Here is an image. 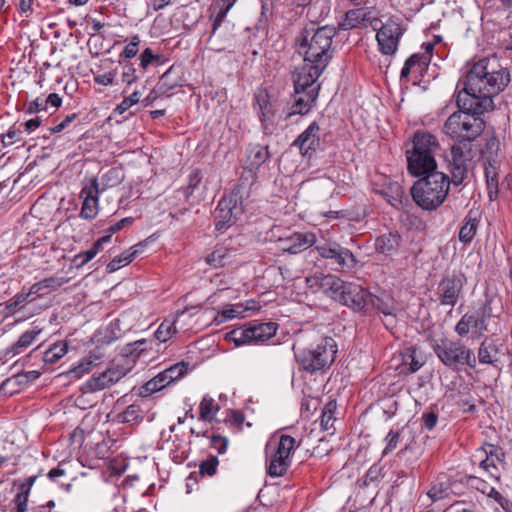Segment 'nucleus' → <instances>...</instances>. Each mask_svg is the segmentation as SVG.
<instances>
[{
    "label": "nucleus",
    "instance_id": "32",
    "mask_svg": "<svg viewBox=\"0 0 512 512\" xmlns=\"http://www.w3.org/2000/svg\"><path fill=\"white\" fill-rule=\"evenodd\" d=\"M499 348L492 339H485L478 349V359L482 364L495 365L498 362Z\"/></svg>",
    "mask_w": 512,
    "mask_h": 512
},
{
    "label": "nucleus",
    "instance_id": "9",
    "mask_svg": "<svg viewBox=\"0 0 512 512\" xmlns=\"http://www.w3.org/2000/svg\"><path fill=\"white\" fill-rule=\"evenodd\" d=\"M296 440L287 434L279 437L276 448L267 460V474L271 477H281L286 474L292 462V455L297 449Z\"/></svg>",
    "mask_w": 512,
    "mask_h": 512
},
{
    "label": "nucleus",
    "instance_id": "44",
    "mask_svg": "<svg viewBox=\"0 0 512 512\" xmlns=\"http://www.w3.org/2000/svg\"><path fill=\"white\" fill-rule=\"evenodd\" d=\"M143 406L132 404L123 412L117 415V420L121 423H138L143 419Z\"/></svg>",
    "mask_w": 512,
    "mask_h": 512
},
{
    "label": "nucleus",
    "instance_id": "2",
    "mask_svg": "<svg viewBox=\"0 0 512 512\" xmlns=\"http://www.w3.org/2000/svg\"><path fill=\"white\" fill-rule=\"evenodd\" d=\"M303 347L295 352L300 367L308 373L329 369L337 354V343L330 337L316 330H308L299 340Z\"/></svg>",
    "mask_w": 512,
    "mask_h": 512
},
{
    "label": "nucleus",
    "instance_id": "16",
    "mask_svg": "<svg viewBox=\"0 0 512 512\" xmlns=\"http://www.w3.org/2000/svg\"><path fill=\"white\" fill-rule=\"evenodd\" d=\"M316 235L313 232H294L277 240V247L289 254H298L316 244Z\"/></svg>",
    "mask_w": 512,
    "mask_h": 512
},
{
    "label": "nucleus",
    "instance_id": "59",
    "mask_svg": "<svg viewBox=\"0 0 512 512\" xmlns=\"http://www.w3.org/2000/svg\"><path fill=\"white\" fill-rule=\"evenodd\" d=\"M29 293L16 294L7 304V309L10 313H15L17 308L21 306L29 297Z\"/></svg>",
    "mask_w": 512,
    "mask_h": 512
},
{
    "label": "nucleus",
    "instance_id": "18",
    "mask_svg": "<svg viewBox=\"0 0 512 512\" xmlns=\"http://www.w3.org/2000/svg\"><path fill=\"white\" fill-rule=\"evenodd\" d=\"M100 194L99 182L96 178L91 179L90 184L83 187L80 196L83 203L80 216L84 219H93L98 214V197Z\"/></svg>",
    "mask_w": 512,
    "mask_h": 512
},
{
    "label": "nucleus",
    "instance_id": "34",
    "mask_svg": "<svg viewBox=\"0 0 512 512\" xmlns=\"http://www.w3.org/2000/svg\"><path fill=\"white\" fill-rule=\"evenodd\" d=\"M268 158V146H251L248 150L247 166L250 170H257L268 160Z\"/></svg>",
    "mask_w": 512,
    "mask_h": 512
},
{
    "label": "nucleus",
    "instance_id": "10",
    "mask_svg": "<svg viewBox=\"0 0 512 512\" xmlns=\"http://www.w3.org/2000/svg\"><path fill=\"white\" fill-rule=\"evenodd\" d=\"M473 151L471 143L457 142L450 149L449 169L451 182L461 185L472 167Z\"/></svg>",
    "mask_w": 512,
    "mask_h": 512
},
{
    "label": "nucleus",
    "instance_id": "36",
    "mask_svg": "<svg viewBox=\"0 0 512 512\" xmlns=\"http://www.w3.org/2000/svg\"><path fill=\"white\" fill-rule=\"evenodd\" d=\"M380 194L395 208H399L403 203L404 190L398 182H390L380 191Z\"/></svg>",
    "mask_w": 512,
    "mask_h": 512
},
{
    "label": "nucleus",
    "instance_id": "57",
    "mask_svg": "<svg viewBox=\"0 0 512 512\" xmlns=\"http://www.w3.org/2000/svg\"><path fill=\"white\" fill-rule=\"evenodd\" d=\"M495 299L491 298L488 299L485 304L481 307L480 311H477L480 316V320H483V324H487V320L491 317L497 316L493 312L492 304L494 303Z\"/></svg>",
    "mask_w": 512,
    "mask_h": 512
},
{
    "label": "nucleus",
    "instance_id": "28",
    "mask_svg": "<svg viewBox=\"0 0 512 512\" xmlns=\"http://www.w3.org/2000/svg\"><path fill=\"white\" fill-rule=\"evenodd\" d=\"M481 214L478 210H470L464 218V223L459 231V240L463 243H470L474 238Z\"/></svg>",
    "mask_w": 512,
    "mask_h": 512
},
{
    "label": "nucleus",
    "instance_id": "13",
    "mask_svg": "<svg viewBox=\"0 0 512 512\" xmlns=\"http://www.w3.org/2000/svg\"><path fill=\"white\" fill-rule=\"evenodd\" d=\"M325 69V67L304 62L303 66L293 75L295 94L309 92L311 89H315V92L319 94L320 84L317 83V80Z\"/></svg>",
    "mask_w": 512,
    "mask_h": 512
},
{
    "label": "nucleus",
    "instance_id": "7",
    "mask_svg": "<svg viewBox=\"0 0 512 512\" xmlns=\"http://www.w3.org/2000/svg\"><path fill=\"white\" fill-rule=\"evenodd\" d=\"M479 115L466 109H460L459 112H454L448 117L443 131L458 142L471 143L484 130V121L478 117Z\"/></svg>",
    "mask_w": 512,
    "mask_h": 512
},
{
    "label": "nucleus",
    "instance_id": "25",
    "mask_svg": "<svg viewBox=\"0 0 512 512\" xmlns=\"http://www.w3.org/2000/svg\"><path fill=\"white\" fill-rule=\"evenodd\" d=\"M430 57L427 54L415 53L411 55L404 63L401 70L400 77L402 80L409 81L411 73L417 75L422 74L424 69L428 66Z\"/></svg>",
    "mask_w": 512,
    "mask_h": 512
},
{
    "label": "nucleus",
    "instance_id": "21",
    "mask_svg": "<svg viewBox=\"0 0 512 512\" xmlns=\"http://www.w3.org/2000/svg\"><path fill=\"white\" fill-rule=\"evenodd\" d=\"M487 330V324H483L477 311L465 313L455 326V332L458 336L464 337L472 332L476 338H480Z\"/></svg>",
    "mask_w": 512,
    "mask_h": 512
},
{
    "label": "nucleus",
    "instance_id": "63",
    "mask_svg": "<svg viewBox=\"0 0 512 512\" xmlns=\"http://www.w3.org/2000/svg\"><path fill=\"white\" fill-rule=\"evenodd\" d=\"M21 134V131L19 129H16L15 127H11L7 133L1 135V141L3 145H11L15 141L19 140V136Z\"/></svg>",
    "mask_w": 512,
    "mask_h": 512
},
{
    "label": "nucleus",
    "instance_id": "24",
    "mask_svg": "<svg viewBox=\"0 0 512 512\" xmlns=\"http://www.w3.org/2000/svg\"><path fill=\"white\" fill-rule=\"evenodd\" d=\"M41 332L42 329L38 327H34L31 330L23 332L14 344L5 349L4 357H6L7 359H11L14 356L20 354L24 349L28 348L33 344V342L38 338Z\"/></svg>",
    "mask_w": 512,
    "mask_h": 512
},
{
    "label": "nucleus",
    "instance_id": "60",
    "mask_svg": "<svg viewBox=\"0 0 512 512\" xmlns=\"http://www.w3.org/2000/svg\"><path fill=\"white\" fill-rule=\"evenodd\" d=\"M134 219L132 217H126L123 218L116 223L110 225L107 228V235L109 236V240L111 239L112 235L123 229L125 226L132 224Z\"/></svg>",
    "mask_w": 512,
    "mask_h": 512
},
{
    "label": "nucleus",
    "instance_id": "8",
    "mask_svg": "<svg viewBox=\"0 0 512 512\" xmlns=\"http://www.w3.org/2000/svg\"><path fill=\"white\" fill-rule=\"evenodd\" d=\"M431 347L438 359L448 368L459 370L463 366L475 368L476 359L471 349L460 341L447 337L431 340Z\"/></svg>",
    "mask_w": 512,
    "mask_h": 512
},
{
    "label": "nucleus",
    "instance_id": "12",
    "mask_svg": "<svg viewBox=\"0 0 512 512\" xmlns=\"http://www.w3.org/2000/svg\"><path fill=\"white\" fill-rule=\"evenodd\" d=\"M405 32V28L399 19L390 18L384 23L376 33V40L379 51L383 55L392 56L398 50L401 37Z\"/></svg>",
    "mask_w": 512,
    "mask_h": 512
},
{
    "label": "nucleus",
    "instance_id": "50",
    "mask_svg": "<svg viewBox=\"0 0 512 512\" xmlns=\"http://www.w3.org/2000/svg\"><path fill=\"white\" fill-rule=\"evenodd\" d=\"M474 459H479V467L489 473L497 482L500 481L501 476L495 461H490L489 458L480 455L474 457Z\"/></svg>",
    "mask_w": 512,
    "mask_h": 512
},
{
    "label": "nucleus",
    "instance_id": "5",
    "mask_svg": "<svg viewBox=\"0 0 512 512\" xmlns=\"http://www.w3.org/2000/svg\"><path fill=\"white\" fill-rule=\"evenodd\" d=\"M249 194L250 187L241 177L233 190L220 199L214 212V223L218 231H224L236 223L244 212L243 199Z\"/></svg>",
    "mask_w": 512,
    "mask_h": 512
},
{
    "label": "nucleus",
    "instance_id": "30",
    "mask_svg": "<svg viewBox=\"0 0 512 512\" xmlns=\"http://www.w3.org/2000/svg\"><path fill=\"white\" fill-rule=\"evenodd\" d=\"M253 344L264 342L276 334L277 324L275 322H250Z\"/></svg>",
    "mask_w": 512,
    "mask_h": 512
},
{
    "label": "nucleus",
    "instance_id": "4",
    "mask_svg": "<svg viewBox=\"0 0 512 512\" xmlns=\"http://www.w3.org/2000/svg\"><path fill=\"white\" fill-rule=\"evenodd\" d=\"M450 183V178L443 172L428 173L411 187L412 198L422 209L436 210L445 201Z\"/></svg>",
    "mask_w": 512,
    "mask_h": 512
},
{
    "label": "nucleus",
    "instance_id": "19",
    "mask_svg": "<svg viewBox=\"0 0 512 512\" xmlns=\"http://www.w3.org/2000/svg\"><path fill=\"white\" fill-rule=\"evenodd\" d=\"M409 145L410 147L407 148L406 153L429 156H435V153L439 148L437 138L426 131L415 132Z\"/></svg>",
    "mask_w": 512,
    "mask_h": 512
},
{
    "label": "nucleus",
    "instance_id": "58",
    "mask_svg": "<svg viewBox=\"0 0 512 512\" xmlns=\"http://www.w3.org/2000/svg\"><path fill=\"white\" fill-rule=\"evenodd\" d=\"M399 438H400L399 431L391 430L388 433V435L386 436L387 445H386L385 449L383 450L384 455L390 453L397 447Z\"/></svg>",
    "mask_w": 512,
    "mask_h": 512
},
{
    "label": "nucleus",
    "instance_id": "17",
    "mask_svg": "<svg viewBox=\"0 0 512 512\" xmlns=\"http://www.w3.org/2000/svg\"><path fill=\"white\" fill-rule=\"evenodd\" d=\"M320 127L312 122L293 142L292 146L299 149L302 156L311 157L321 145Z\"/></svg>",
    "mask_w": 512,
    "mask_h": 512
},
{
    "label": "nucleus",
    "instance_id": "41",
    "mask_svg": "<svg viewBox=\"0 0 512 512\" xmlns=\"http://www.w3.org/2000/svg\"><path fill=\"white\" fill-rule=\"evenodd\" d=\"M158 391H160V374L154 376L140 388L139 395L142 398L141 405L143 408H148L151 402L149 397Z\"/></svg>",
    "mask_w": 512,
    "mask_h": 512
},
{
    "label": "nucleus",
    "instance_id": "62",
    "mask_svg": "<svg viewBox=\"0 0 512 512\" xmlns=\"http://www.w3.org/2000/svg\"><path fill=\"white\" fill-rule=\"evenodd\" d=\"M76 118H77V114L76 113L69 114L62 121H60L59 123H57L54 126L50 127L49 131L52 134L59 133V132L63 131L64 129H66L69 126V124L72 121H74Z\"/></svg>",
    "mask_w": 512,
    "mask_h": 512
},
{
    "label": "nucleus",
    "instance_id": "61",
    "mask_svg": "<svg viewBox=\"0 0 512 512\" xmlns=\"http://www.w3.org/2000/svg\"><path fill=\"white\" fill-rule=\"evenodd\" d=\"M147 345H148V342L147 340L145 339H142V340H137L135 342H132V343H128L126 344L123 348H122V354L123 355H129L131 354V347H136V349H138L137 351H139V353L142 355L145 353V351L147 350Z\"/></svg>",
    "mask_w": 512,
    "mask_h": 512
},
{
    "label": "nucleus",
    "instance_id": "3",
    "mask_svg": "<svg viewBox=\"0 0 512 512\" xmlns=\"http://www.w3.org/2000/svg\"><path fill=\"white\" fill-rule=\"evenodd\" d=\"M336 29L326 25L305 27L296 37L297 52L303 57L304 62L313 63L321 67H327L333 57V38Z\"/></svg>",
    "mask_w": 512,
    "mask_h": 512
},
{
    "label": "nucleus",
    "instance_id": "33",
    "mask_svg": "<svg viewBox=\"0 0 512 512\" xmlns=\"http://www.w3.org/2000/svg\"><path fill=\"white\" fill-rule=\"evenodd\" d=\"M371 309H376L385 316H393L396 311L394 301L389 296H375L370 293L368 299V312Z\"/></svg>",
    "mask_w": 512,
    "mask_h": 512
},
{
    "label": "nucleus",
    "instance_id": "43",
    "mask_svg": "<svg viewBox=\"0 0 512 512\" xmlns=\"http://www.w3.org/2000/svg\"><path fill=\"white\" fill-rule=\"evenodd\" d=\"M336 407H337V405H336L335 401L328 402L322 411L321 420H320V425H321L322 430L327 431L331 434L334 432L333 425H334V421L336 420V418H335Z\"/></svg>",
    "mask_w": 512,
    "mask_h": 512
},
{
    "label": "nucleus",
    "instance_id": "48",
    "mask_svg": "<svg viewBox=\"0 0 512 512\" xmlns=\"http://www.w3.org/2000/svg\"><path fill=\"white\" fill-rule=\"evenodd\" d=\"M403 364L409 367L410 373H415L424 365V361L419 359L415 348H408L403 354Z\"/></svg>",
    "mask_w": 512,
    "mask_h": 512
},
{
    "label": "nucleus",
    "instance_id": "42",
    "mask_svg": "<svg viewBox=\"0 0 512 512\" xmlns=\"http://www.w3.org/2000/svg\"><path fill=\"white\" fill-rule=\"evenodd\" d=\"M200 413L199 419L206 422H211L219 410V406L215 403V400L205 395L199 405Z\"/></svg>",
    "mask_w": 512,
    "mask_h": 512
},
{
    "label": "nucleus",
    "instance_id": "53",
    "mask_svg": "<svg viewBox=\"0 0 512 512\" xmlns=\"http://www.w3.org/2000/svg\"><path fill=\"white\" fill-rule=\"evenodd\" d=\"M45 286V289L48 292L55 291L64 284L69 282V278L60 277V276H51L42 280Z\"/></svg>",
    "mask_w": 512,
    "mask_h": 512
},
{
    "label": "nucleus",
    "instance_id": "26",
    "mask_svg": "<svg viewBox=\"0 0 512 512\" xmlns=\"http://www.w3.org/2000/svg\"><path fill=\"white\" fill-rule=\"evenodd\" d=\"M401 242V236L397 232H388L378 236L375 240V250L386 256L397 252Z\"/></svg>",
    "mask_w": 512,
    "mask_h": 512
},
{
    "label": "nucleus",
    "instance_id": "22",
    "mask_svg": "<svg viewBox=\"0 0 512 512\" xmlns=\"http://www.w3.org/2000/svg\"><path fill=\"white\" fill-rule=\"evenodd\" d=\"M154 240L155 234L151 235L143 242L130 247L128 250L123 251L120 255L114 257L107 265L108 271L114 272L132 262L133 259L142 251V248Z\"/></svg>",
    "mask_w": 512,
    "mask_h": 512
},
{
    "label": "nucleus",
    "instance_id": "64",
    "mask_svg": "<svg viewBox=\"0 0 512 512\" xmlns=\"http://www.w3.org/2000/svg\"><path fill=\"white\" fill-rule=\"evenodd\" d=\"M228 440L220 435H213L211 437V447L214 448L219 454L226 451Z\"/></svg>",
    "mask_w": 512,
    "mask_h": 512
},
{
    "label": "nucleus",
    "instance_id": "14",
    "mask_svg": "<svg viewBox=\"0 0 512 512\" xmlns=\"http://www.w3.org/2000/svg\"><path fill=\"white\" fill-rule=\"evenodd\" d=\"M463 275L447 274L440 281L437 294L441 305L454 307L463 289Z\"/></svg>",
    "mask_w": 512,
    "mask_h": 512
},
{
    "label": "nucleus",
    "instance_id": "56",
    "mask_svg": "<svg viewBox=\"0 0 512 512\" xmlns=\"http://www.w3.org/2000/svg\"><path fill=\"white\" fill-rule=\"evenodd\" d=\"M93 362L85 359L81 361L77 366L69 370V374L73 377L80 378L85 373L89 372Z\"/></svg>",
    "mask_w": 512,
    "mask_h": 512
},
{
    "label": "nucleus",
    "instance_id": "23",
    "mask_svg": "<svg viewBox=\"0 0 512 512\" xmlns=\"http://www.w3.org/2000/svg\"><path fill=\"white\" fill-rule=\"evenodd\" d=\"M35 480L36 476H29L19 485L18 492L11 501L10 512H27L28 498Z\"/></svg>",
    "mask_w": 512,
    "mask_h": 512
},
{
    "label": "nucleus",
    "instance_id": "38",
    "mask_svg": "<svg viewBox=\"0 0 512 512\" xmlns=\"http://www.w3.org/2000/svg\"><path fill=\"white\" fill-rule=\"evenodd\" d=\"M109 242V236L99 238L92 247L86 251L80 252L75 255L73 263L77 268H80L91 261L102 249L104 243Z\"/></svg>",
    "mask_w": 512,
    "mask_h": 512
},
{
    "label": "nucleus",
    "instance_id": "29",
    "mask_svg": "<svg viewBox=\"0 0 512 512\" xmlns=\"http://www.w3.org/2000/svg\"><path fill=\"white\" fill-rule=\"evenodd\" d=\"M368 22H370L374 30H376V27L372 23V17L370 13L366 12L362 8H359L346 12L342 26L344 29H353L359 26H365Z\"/></svg>",
    "mask_w": 512,
    "mask_h": 512
},
{
    "label": "nucleus",
    "instance_id": "45",
    "mask_svg": "<svg viewBox=\"0 0 512 512\" xmlns=\"http://www.w3.org/2000/svg\"><path fill=\"white\" fill-rule=\"evenodd\" d=\"M478 455L487 457L490 461H495V463L503 462L505 459L503 449L493 444H487L486 446L477 449L473 457H477Z\"/></svg>",
    "mask_w": 512,
    "mask_h": 512
},
{
    "label": "nucleus",
    "instance_id": "11",
    "mask_svg": "<svg viewBox=\"0 0 512 512\" xmlns=\"http://www.w3.org/2000/svg\"><path fill=\"white\" fill-rule=\"evenodd\" d=\"M315 249L321 258L329 260L330 264L335 266V271H350L356 266L357 260L354 254L337 242L324 241L318 243L316 241Z\"/></svg>",
    "mask_w": 512,
    "mask_h": 512
},
{
    "label": "nucleus",
    "instance_id": "15",
    "mask_svg": "<svg viewBox=\"0 0 512 512\" xmlns=\"http://www.w3.org/2000/svg\"><path fill=\"white\" fill-rule=\"evenodd\" d=\"M128 372V369L110 367L99 375H93L83 385L81 390L84 393H91L103 390L119 382Z\"/></svg>",
    "mask_w": 512,
    "mask_h": 512
},
{
    "label": "nucleus",
    "instance_id": "27",
    "mask_svg": "<svg viewBox=\"0 0 512 512\" xmlns=\"http://www.w3.org/2000/svg\"><path fill=\"white\" fill-rule=\"evenodd\" d=\"M317 98L318 94L315 92V89H311L309 92L295 94V101L291 106V111L288 113V117L296 114H307L315 104Z\"/></svg>",
    "mask_w": 512,
    "mask_h": 512
},
{
    "label": "nucleus",
    "instance_id": "49",
    "mask_svg": "<svg viewBox=\"0 0 512 512\" xmlns=\"http://www.w3.org/2000/svg\"><path fill=\"white\" fill-rule=\"evenodd\" d=\"M228 250L225 247H217L206 258V262L214 267H223L226 265Z\"/></svg>",
    "mask_w": 512,
    "mask_h": 512
},
{
    "label": "nucleus",
    "instance_id": "55",
    "mask_svg": "<svg viewBox=\"0 0 512 512\" xmlns=\"http://www.w3.org/2000/svg\"><path fill=\"white\" fill-rule=\"evenodd\" d=\"M176 73V68L174 66H170V68L162 74V81H164V85L168 87V89H172L175 86L179 85L181 79L177 75V77L172 78V75Z\"/></svg>",
    "mask_w": 512,
    "mask_h": 512
},
{
    "label": "nucleus",
    "instance_id": "47",
    "mask_svg": "<svg viewBox=\"0 0 512 512\" xmlns=\"http://www.w3.org/2000/svg\"><path fill=\"white\" fill-rule=\"evenodd\" d=\"M202 182V175L199 169H194L189 175L188 185L186 190L178 191V193L184 198L188 199L189 196H192L198 189L199 185Z\"/></svg>",
    "mask_w": 512,
    "mask_h": 512
},
{
    "label": "nucleus",
    "instance_id": "51",
    "mask_svg": "<svg viewBox=\"0 0 512 512\" xmlns=\"http://www.w3.org/2000/svg\"><path fill=\"white\" fill-rule=\"evenodd\" d=\"M246 310L242 304L228 305L221 311L222 320L243 317Z\"/></svg>",
    "mask_w": 512,
    "mask_h": 512
},
{
    "label": "nucleus",
    "instance_id": "1",
    "mask_svg": "<svg viewBox=\"0 0 512 512\" xmlns=\"http://www.w3.org/2000/svg\"><path fill=\"white\" fill-rule=\"evenodd\" d=\"M510 82V73L496 57L482 58L475 62L465 79L456 86V103L459 109L483 114L493 109V97L502 92Z\"/></svg>",
    "mask_w": 512,
    "mask_h": 512
},
{
    "label": "nucleus",
    "instance_id": "37",
    "mask_svg": "<svg viewBox=\"0 0 512 512\" xmlns=\"http://www.w3.org/2000/svg\"><path fill=\"white\" fill-rule=\"evenodd\" d=\"M225 339L233 342L236 347L253 344L250 323L227 332Z\"/></svg>",
    "mask_w": 512,
    "mask_h": 512
},
{
    "label": "nucleus",
    "instance_id": "52",
    "mask_svg": "<svg viewBox=\"0 0 512 512\" xmlns=\"http://www.w3.org/2000/svg\"><path fill=\"white\" fill-rule=\"evenodd\" d=\"M219 461L217 457L211 456L205 461H203L199 466V471L201 475L213 476L216 474L217 466Z\"/></svg>",
    "mask_w": 512,
    "mask_h": 512
},
{
    "label": "nucleus",
    "instance_id": "46",
    "mask_svg": "<svg viewBox=\"0 0 512 512\" xmlns=\"http://www.w3.org/2000/svg\"><path fill=\"white\" fill-rule=\"evenodd\" d=\"M123 180V173L119 168H111L106 173H104L101 177V185L102 189L100 192L105 190L106 188L115 187L120 184Z\"/></svg>",
    "mask_w": 512,
    "mask_h": 512
},
{
    "label": "nucleus",
    "instance_id": "6",
    "mask_svg": "<svg viewBox=\"0 0 512 512\" xmlns=\"http://www.w3.org/2000/svg\"><path fill=\"white\" fill-rule=\"evenodd\" d=\"M323 281L322 285L328 287L331 298L354 311L362 312L363 314L368 313L369 291L360 285L345 282L331 275L324 277Z\"/></svg>",
    "mask_w": 512,
    "mask_h": 512
},
{
    "label": "nucleus",
    "instance_id": "35",
    "mask_svg": "<svg viewBox=\"0 0 512 512\" xmlns=\"http://www.w3.org/2000/svg\"><path fill=\"white\" fill-rule=\"evenodd\" d=\"M187 370L188 364L183 361L165 367L162 370V389L181 379L187 373Z\"/></svg>",
    "mask_w": 512,
    "mask_h": 512
},
{
    "label": "nucleus",
    "instance_id": "40",
    "mask_svg": "<svg viewBox=\"0 0 512 512\" xmlns=\"http://www.w3.org/2000/svg\"><path fill=\"white\" fill-rule=\"evenodd\" d=\"M68 351V345L64 341H58L51 345L43 355V361L46 364L58 362Z\"/></svg>",
    "mask_w": 512,
    "mask_h": 512
},
{
    "label": "nucleus",
    "instance_id": "31",
    "mask_svg": "<svg viewBox=\"0 0 512 512\" xmlns=\"http://www.w3.org/2000/svg\"><path fill=\"white\" fill-rule=\"evenodd\" d=\"M484 174L490 200L498 196V167L495 160L487 159L484 162Z\"/></svg>",
    "mask_w": 512,
    "mask_h": 512
},
{
    "label": "nucleus",
    "instance_id": "54",
    "mask_svg": "<svg viewBox=\"0 0 512 512\" xmlns=\"http://www.w3.org/2000/svg\"><path fill=\"white\" fill-rule=\"evenodd\" d=\"M139 43H140L139 37L137 35L133 36L131 41L125 46V48L120 56L121 57L124 56L125 58H128V59L136 56L138 53V50H139L138 49Z\"/></svg>",
    "mask_w": 512,
    "mask_h": 512
},
{
    "label": "nucleus",
    "instance_id": "39",
    "mask_svg": "<svg viewBox=\"0 0 512 512\" xmlns=\"http://www.w3.org/2000/svg\"><path fill=\"white\" fill-rule=\"evenodd\" d=\"M256 102L259 106L260 120L265 129L272 123L274 110L272 104L267 99V95L260 93L255 96Z\"/></svg>",
    "mask_w": 512,
    "mask_h": 512
},
{
    "label": "nucleus",
    "instance_id": "20",
    "mask_svg": "<svg viewBox=\"0 0 512 512\" xmlns=\"http://www.w3.org/2000/svg\"><path fill=\"white\" fill-rule=\"evenodd\" d=\"M407 169L409 173L416 177L425 176L428 173L438 172L435 156L423 154L406 153Z\"/></svg>",
    "mask_w": 512,
    "mask_h": 512
}]
</instances>
